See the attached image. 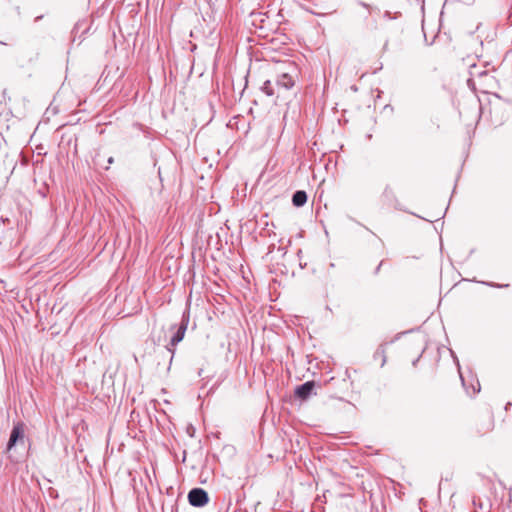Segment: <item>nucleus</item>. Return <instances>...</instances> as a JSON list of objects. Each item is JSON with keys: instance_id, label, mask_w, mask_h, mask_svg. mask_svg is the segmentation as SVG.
Returning <instances> with one entry per match:
<instances>
[{"instance_id": "f257e3e1", "label": "nucleus", "mask_w": 512, "mask_h": 512, "mask_svg": "<svg viewBox=\"0 0 512 512\" xmlns=\"http://www.w3.org/2000/svg\"><path fill=\"white\" fill-rule=\"evenodd\" d=\"M297 79V71L295 67H291V71H286L280 73L274 82L270 80H266L261 90L267 96H275L276 98H280L284 96V93L295 86Z\"/></svg>"}, {"instance_id": "f03ea898", "label": "nucleus", "mask_w": 512, "mask_h": 512, "mask_svg": "<svg viewBox=\"0 0 512 512\" xmlns=\"http://www.w3.org/2000/svg\"><path fill=\"white\" fill-rule=\"evenodd\" d=\"M189 323V315L184 313L181 319V322L179 325H173L171 327V330H175L174 334L172 335L169 343L166 346L167 351L171 354L170 360L173 359L174 353H175V347L178 343H180L184 336L185 332L187 330V326Z\"/></svg>"}, {"instance_id": "7ed1b4c3", "label": "nucleus", "mask_w": 512, "mask_h": 512, "mask_svg": "<svg viewBox=\"0 0 512 512\" xmlns=\"http://www.w3.org/2000/svg\"><path fill=\"white\" fill-rule=\"evenodd\" d=\"M494 428V419L491 413H485L477 416L472 423V433L475 436H484Z\"/></svg>"}, {"instance_id": "20e7f679", "label": "nucleus", "mask_w": 512, "mask_h": 512, "mask_svg": "<svg viewBox=\"0 0 512 512\" xmlns=\"http://www.w3.org/2000/svg\"><path fill=\"white\" fill-rule=\"evenodd\" d=\"M497 87L496 77L490 71L484 73V76L476 83V90L484 94L493 93V90Z\"/></svg>"}, {"instance_id": "39448f33", "label": "nucleus", "mask_w": 512, "mask_h": 512, "mask_svg": "<svg viewBox=\"0 0 512 512\" xmlns=\"http://www.w3.org/2000/svg\"><path fill=\"white\" fill-rule=\"evenodd\" d=\"M189 504L194 507H203L209 501L208 493L202 488H193L188 493Z\"/></svg>"}, {"instance_id": "423d86ee", "label": "nucleus", "mask_w": 512, "mask_h": 512, "mask_svg": "<svg viewBox=\"0 0 512 512\" xmlns=\"http://www.w3.org/2000/svg\"><path fill=\"white\" fill-rule=\"evenodd\" d=\"M26 425L19 421L14 423L10 438L7 444V451H10L18 442L24 440Z\"/></svg>"}, {"instance_id": "0eeeda50", "label": "nucleus", "mask_w": 512, "mask_h": 512, "mask_svg": "<svg viewBox=\"0 0 512 512\" xmlns=\"http://www.w3.org/2000/svg\"><path fill=\"white\" fill-rule=\"evenodd\" d=\"M315 388L314 381H307L295 388V396L299 398L300 400H307L311 394L313 393V390Z\"/></svg>"}, {"instance_id": "6e6552de", "label": "nucleus", "mask_w": 512, "mask_h": 512, "mask_svg": "<svg viewBox=\"0 0 512 512\" xmlns=\"http://www.w3.org/2000/svg\"><path fill=\"white\" fill-rule=\"evenodd\" d=\"M488 71L489 70H482L476 65H472L469 71L470 77L467 80L468 86L476 90V83L484 76V73Z\"/></svg>"}, {"instance_id": "1a4fd4ad", "label": "nucleus", "mask_w": 512, "mask_h": 512, "mask_svg": "<svg viewBox=\"0 0 512 512\" xmlns=\"http://www.w3.org/2000/svg\"><path fill=\"white\" fill-rule=\"evenodd\" d=\"M387 343H382L378 346L373 354L375 362H379L380 367H383L387 361Z\"/></svg>"}, {"instance_id": "9d476101", "label": "nucleus", "mask_w": 512, "mask_h": 512, "mask_svg": "<svg viewBox=\"0 0 512 512\" xmlns=\"http://www.w3.org/2000/svg\"><path fill=\"white\" fill-rule=\"evenodd\" d=\"M307 202V193L303 190H297L292 196V204L295 207H302Z\"/></svg>"}, {"instance_id": "9b49d317", "label": "nucleus", "mask_w": 512, "mask_h": 512, "mask_svg": "<svg viewBox=\"0 0 512 512\" xmlns=\"http://www.w3.org/2000/svg\"><path fill=\"white\" fill-rule=\"evenodd\" d=\"M472 503H473L475 508L478 507L480 510H484V508H485L480 497L473 496Z\"/></svg>"}, {"instance_id": "f8f14e48", "label": "nucleus", "mask_w": 512, "mask_h": 512, "mask_svg": "<svg viewBox=\"0 0 512 512\" xmlns=\"http://www.w3.org/2000/svg\"><path fill=\"white\" fill-rule=\"evenodd\" d=\"M382 264H383V261H380V263H379V264L377 265V267L375 268L374 274H378V273H379V271H380V268H381Z\"/></svg>"}, {"instance_id": "ddd939ff", "label": "nucleus", "mask_w": 512, "mask_h": 512, "mask_svg": "<svg viewBox=\"0 0 512 512\" xmlns=\"http://www.w3.org/2000/svg\"><path fill=\"white\" fill-rule=\"evenodd\" d=\"M107 162H108L109 165L113 164L114 163V158L112 156L109 157Z\"/></svg>"}, {"instance_id": "4468645a", "label": "nucleus", "mask_w": 512, "mask_h": 512, "mask_svg": "<svg viewBox=\"0 0 512 512\" xmlns=\"http://www.w3.org/2000/svg\"><path fill=\"white\" fill-rule=\"evenodd\" d=\"M390 191H391V188L387 186V187L385 188V190H384V193H385V194H387V193H388V192H390Z\"/></svg>"}, {"instance_id": "2eb2a0df", "label": "nucleus", "mask_w": 512, "mask_h": 512, "mask_svg": "<svg viewBox=\"0 0 512 512\" xmlns=\"http://www.w3.org/2000/svg\"><path fill=\"white\" fill-rule=\"evenodd\" d=\"M41 18H42V16H37V17L35 18V21H38V20H40Z\"/></svg>"}, {"instance_id": "dca6fc26", "label": "nucleus", "mask_w": 512, "mask_h": 512, "mask_svg": "<svg viewBox=\"0 0 512 512\" xmlns=\"http://www.w3.org/2000/svg\"><path fill=\"white\" fill-rule=\"evenodd\" d=\"M0 44H1V45H8V43L3 42V41H1V40H0Z\"/></svg>"}, {"instance_id": "f3484780", "label": "nucleus", "mask_w": 512, "mask_h": 512, "mask_svg": "<svg viewBox=\"0 0 512 512\" xmlns=\"http://www.w3.org/2000/svg\"><path fill=\"white\" fill-rule=\"evenodd\" d=\"M472 512H478V510H477V509H475V510H473Z\"/></svg>"}]
</instances>
